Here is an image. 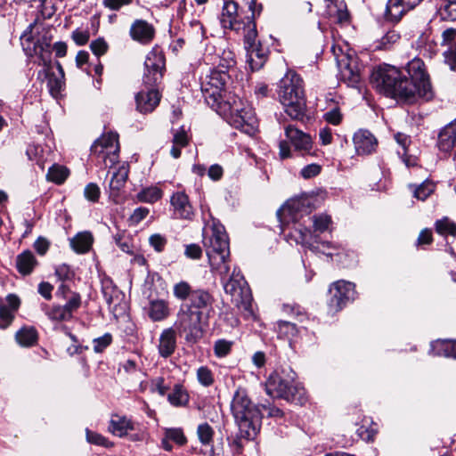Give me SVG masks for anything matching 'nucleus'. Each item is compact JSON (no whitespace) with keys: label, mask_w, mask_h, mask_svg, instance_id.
Masks as SVG:
<instances>
[{"label":"nucleus","mask_w":456,"mask_h":456,"mask_svg":"<svg viewBox=\"0 0 456 456\" xmlns=\"http://www.w3.org/2000/svg\"><path fill=\"white\" fill-rule=\"evenodd\" d=\"M424 62L414 58L407 63L404 72L394 66L383 65L371 74V83L380 93L408 103L419 98H432L431 85Z\"/></svg>","instance_id":"obj_1"},{"label":"nucleus","mask_w":456,"mask_h":456,"mask_svg":"<svg viewBox=\"0 0 456 456\" xmlns=\"http://www.w3.org/2000/svg\"><path fill=\"white\" fill-rule=\"evenodd\" d=\"M203 246L212 272H216L223 279L230 270L229 238L224 225L214 221L210 232L204 234Z\"/></svg>","instance_id":"obj_2"},{"label":"nucleus","mask_w":456,"mask_h":456,"mask_svg":"<svg viewBox=\"0 0 456 456\" xmlns=\"http://www.w3.org/2000/svg\"><path fill=\"white\" fill-rule=\"evenodd\" d=\"M277 93L285 112L293 119L303 118L306 109L305 86L296 71H287L279 82Z\"/></svg>","instance_id":"obj_3"},{"label":"nucleus","mask_w":456,"mask_h":456,"mask_svg":"<svg viewBox=\"0 0 456 456\" xmlns=\"http://www.w3.org/2000/svg\"><path fill=\"white\" fill-rule=\"evenodd\" d=\"M231 411L235 423L241 433L251 437L258 434L262 414L258 407L254 404L243 389H238L231 403Z\"/></svg>","instance_id":"obj_4"},{"label":"nucleus","mask_w":456,"mask_h":456,"mask_svg":"<svg viewBox=\"0 0 456 456\" xmlns=\"http://www.w3.org/2000/svg\"><path fill=\"white\" fill-rule=\"evenodd\" d=\"M295 379L296 373L289 367L276 370L265 383L266 393L272 397L303 403L305 389L295 383Z\"/></svg>","instance_id":"obj_5"},{"label":"nucleus","mask_w":456,"mask_h":456,"mask_svg":"<svg viewBox=\"0 0 456 456\" xmlns=\"http://www.w3.org/2000/svg\"><path fill=\"white\" fill-rule=\"evenodd\" d=\"M218 114L245 134H253L256 130L257 120L254 110L235 95L227 97V102L223 104Z\"/></svg>","instance_id":"obj_6"},{"label":"nucleus","mask_w":456,"mask_h":456,"mask_svg":"<svg viewBox=\"0 0 456 456\" xmlns=\"http://www.w3.org/2000/svg\"><path fill=\"white\" fill-rule=\"evenodd\" d=\"M230 78L227 70L212 69L201 81L200 89L205 102L217 113L222 110L223 104L227 102V99H224V94Z\"/></svg>","instance_id":"obj_7"},{"label":"nucleus","mask_w":456,"mask_h":456,"mask_svg":"<svg viewBox=\"0 0 456 456\" xmlns=\"http://www.w3.org/2000/svg\"><path fill=\"white\" fill-rule=\"evenodd\" d=\"M202 312L191 310L188 306H180L174 327L180 337L187 343H196L203 334L201 328Z\"/></svg>","instance_id":"obj_8"},{"label":"nucleus","mask_w":456,"mask_h":456,"mask_svg":"<svg viewBox=\"0 0 456 456\" xmlns=\"http://www.w3.org/2000/svg\"><path fill=\"white\" fill-rule=\"evenodd\" d=\"M224 289L230 295L232 303L240 310L252 314V296L244 277L238 267H234L228 281H224Z\"/></svg>","instance_id":"obj_9"},{"label":"nucleus","mask_w":456,"mask_h":456,"mask_svg":"<svg viewBox=\"0 0 456 456\" xmlns=\"http://www.w3.org/2000/svg\"><path fill=\"white\" fill-rule=\"evenodd\" d=\"M248 9L251 12V16L247 17L246 20H241L239 19L237 3L234 1L224 2L220 18L222 27L238 33L242 30L245 34L248 30V19L254 21L256 14L259 15L262 11V4H257L256 0H249Z\"/></svg>","instance_id":"obj_10"},{"label":"nucleus","mask_w":456,"mask_h":456,"mask_svg":"<svg viewBox=\"0 0 456 456\" xmlns=\"http://www.w3.org/2000/svg\"><path fill=\"white\" fill-rule=\"evenodd\" d=\"M257 36L255 21L248 19V30L244 34L245 47L248 53V63L252 71L259 70L265 63L269 50L260 42H256Z\"/></svg>","instance_id":"obj_11"},{"label":"nucleus","mask_w":456,"mask_h":456,"mask_svg":"<svg viewBox=\"0 0 456 456\" xmlns=\"http://www.w3.org/2000/svg\"><path fill=\"white\" fill-rule=\"evenodd\" d=\"M91 155L102 160L105 167L114 166L119 158L118 134L110 132L101 136L91 146Z\"/></svg>","instance_id":"obj_12"},{"label":"nucleus","mask_w":456,"mask_h":456,"mask_svg":"<svg viewBox=\"0 0 456 456\" xmlns=\"http://www.w3.org/2000/svg\"><path fill=\"white\" fill-rule=\"evenodd\" d=\"M142 83L146 88H155L161 81L165 69V57L159 48H153L146 56Z\"/></svg>","instance_id":"obj_13"},{"label":"nucleus","mask_w":456,"mask_h":456,"mask_svg":"<svg viewBox=\"0 0 456 456\" xmlns=\"http://www.w3.org/2000/svg\"><path fill=\"white\" fill-rule=\"evenodd\" d=\"M331 297L329 301L330 310L333 313L340 311L355 295L354 284L346 281H338L330 289Z\"/></svg>","instance_id":"obj_14"},{"label":"nucleus","mask_w":456,"mask_h":456,"mask_svg":"<svg viewBox=\"0 0 456 456\" xmlns=\"http://www.w3.org/2000/svg\"><path fill=\"white\" fill-rule=\"evenodd\" d=\"M308 212L307 199H292L277 211V216L282 225H288L290 222L296 224L304 213L307 214Z\"/></svg>","instance_id":"obj_15"},{"label":"nucleus","mask_w":456,"mask_h":456,"mask_svg":"<svg viewBox=\"0 0 456 456\" xmlns=\"http://www.w3.org/2000/svg\"><path fill=\"white\" fill-rule=\"evenodd\" d=\"M285 135L296 151L302 152V154L310 153L313 146V141L309 134L294 127L293 126H288L285 127Z\"/></svg>","instance_id":"obj_16"},{"label":"nucleus","mask_w":456,"mask_h":456,"mask_svg":"<svg viewBox=\"0 0 456 456\" xmlns=\"http://www.w3.org/2000/svg\"><path fill=\"white\" fill-rule=\"evenodd\" d=\"M353 142L358 155L371 154L378 146L377 138L370 131L365 129H360L354 133Z\"/></svg>","instance_id":"obj_17"},{"label":"nucleus","mask_w":456,"mask_h":456,"mask_svg":"<svg viewBox=\"0 0 456 456\" xmlns=\"http://www.w3.org/2000/svg\"><path fill=\"white\" fill-rule=\"evenodd\" d=\"M136 430L135 423L125 415L112 414L108 431L120 438L127 436L129 432Z\"/></svg>","instance_id":"obj_18"},{"label":"nucleus","mask_w":456,"mask_h":456,"mask_svg":"<svg viewBox=\"0 0 456 456\" xmlns=\"http://www.w3.org/2000/svg\"><path fill=\"white\" fill-rule=\"evenodd\" d=\"M130 36L133 40L147 45L154 38L155 28L144 20H135L131 25Z\"/></svg>","instance_id":"obj_19"},{"label":"nucleus","mask_w":456,"mask_h":456,"mask_svg":"<svg viewBox=\"0 0 456 456\" xmlns=\"http://www.w3.org/2000/svg\"><path fill=\"white\" fill-rule=\"evenodd\" d=\"M135 96L137 110L142 113L152 111L159 102L160 96L156 88H146Z\"/></svg>","instance_id":"obj_20"},{"label":"nucleus","mask_w":456,"mask_h":456,"mask_svg":"<svg viewBox=\"0 0 456 456\" xmlns=\"http://www.w3.org/2000/svg\"><path fill=\"white\" fill-rule=\"evenodd\" d=\"M148 317L152 322H162L171 314L169 303L165 299H151L144 308Z\"/></svg>","instance_id":"obj_21"},{"label":"nucleus","mask_w":456,"mask_h":456,"mask_svg":"<svg viewBox=\"0 0 456 456\" xmlns=\"http://www.w3.org/2000/svg\"><path fill=\"white\" fill-rule=\"evenodd\" d=\"M437 146L441 151L456 155V123L444 127L438 134Z\"/></svg>","instance_id":"obj_22"},{"label":"nucleus","mask_w":456,"mask_h":456,"mask_svg":"<svg viewBox=\"0 0 456 456\" xmlns=\"http://www.w3.org/2000/svg\"><path fill=\"white\" fill-rule=\"evenodd\" d=\"M290 236L297 244H300L312 251L318 250V247L314 245V242H318V236L314 235L306 226L301 224L295 226Z\"/></svg>","instance_id":"obj_23"},{"label":"nucleus","mask_w":456,"mask_h":456,"mask_svg":"<svg viewBox=\"0 0 456 456\" xmlns=\"http://www.w3.org/2000/svg\"><path fill=\"white\" fill-rule=\"evenodd\" d=\"M213 297L205 289H194L189 298V304H183L182 306H188L191 310L207 309L212 306Z\"/></svg>","instance_id":"obj_24"},{"label":"nucleus","mask_w":456,"mask_h":456,"mask_svg":"<svg viewBox=\"0 0 456 456\" xmlns=\"http://www.w3.org/2000/svg\"><path fill=\"white\" fill-rule=\"evenodd\" d=\"M176 331L173 328L165 329L159 337V353L164 358L169 357L176 348Z\"/></svg>","instance_id":"obj_25"},{"label":"nucleus","mask_w":456,"mask_h":456,"mask_svg":"<svg viewBox=\"0 0 456 456\" xmlns=\"http://www.w3.org/2000/svg\"><path fill=\"white\" fill-rule=\"evenodd\" d=\"M171 204L174 207L175 214L184 219H191L193 211L189 202L188 196L183 192H176L171 198Z\"/></svg>","instance_id":"obj_26"},{"label":"nucleus","mask_w":456,"mask_h":456,"mask_svg":"<svg viewBox=\"0 0 456 456\" xmlns=\"http://www.w3.org/2000/svg\"><path fill=\"white\" fill-rule=\"evenodd\" d=\"M50 42V37L44 36L35 42L33 48L29 50V54L38 56L44 66H50L51 63Z\"/></svg>","instance_id":"obj_27"},{"label":"nucleus","mask_w":456,"mask_h":456,"mask_svg":"<svg viewBox=\"0 0 456 456\" xmlns=\"http://www.w3.org/2000/svg\"><path fill=\"white\" fill-rule=\"evenodd\" d=\"M37 265V261L30 250H25L16 257L17 270L22 275L30 274Z\"/></svg>","instance_id":"obj_28"},{"label":"nucleus","mask_w":456,"mask_h":456,"mask_svg":"<svg viewBox=\"0 0 456 456\" xmlns=\"http://www.w3.org/2000/svg\"><path fill=\"white\" fill-rule=\"evenodd\" d=\"M94 237L90 232H78L70 240V246L78 254L88 252L93 245Z\"/></svg>","instance_id":"obj_29"},{"label":"nucleus","mask_w":456,"mask_h":456,"mask_svg":"<svg viewBox=\"0 0 456 456\" xmlns=\"http://www.w3.org/2000/svg\"><path fill=\"white\" fill-rule=\"evenodd\" d=\"M167 401L175 407H184L189 403L190 395L183 385L175 384L167 395Z\"/></svg>","instance_id":"obj_30"},{"label":"nucleus","mask_w":456,"mask_h":456,"mask_svg":"<svg viewBox=\"0 0 456 456\" xmlns=\"http://www.w3.org/2000/svg\"><path fill=\"white\" fill-rule=\"evenodd\" d=\"M15 338L22 346H32L37 341V331L32 326H24L16 332Z\"/></svg>","instance_id":"obj_31"},{"label":"nucleus","mask_w":456,"mask_h":456,"mask_svg":"<svg viewBox=\"0 0 456 456\" xmlns=\"http://www.w3.org/2000/svg\"><path fill=\"white\" fill-rule=\"evenodd\" d=\"M129 173V166L127 163L122 164L117 172L112 175L110 182V189L112 191L118 192L124 187Z\"/></svg>","instance_id":"obj_32"},{"label":"nucleus","mask_w":456,"mask_h":456,"mask_svg":"<svg viewBox=\"0 0 456 456\" xmlns=\"http://www.w3.org/2000/svg\"><path fill=\"white\" fill-rule=\"evenodd\" d=\"M45 313L50 320L54 322H67L73 317L64 305H45Z\"/></svg>","instance_id":"obj_33"},{"label":"nucleus","mask_w":456,"mask_h":456,"mask_svg":"<svg viewBox=\"0 0 456 456\" xmlns=\"http://www.w3.org/2000/svg\"><path fill=\"white\" fill-rule=\"evenodd\" d=\"M277 332L279 337H282L289 340H291L293 338L297 337L299 332V328L297 323L289 321H278L277 322Z\"/></svg>","instance_id":"obj_34"},{"label":"nucleus","mask_w":456,"mask_h":456,"mask_svg":"<svg viewBox=\"0 0 456 456\" xmlns=\"http://www.w3.org/2000/svg\"><path fill=\"white\" fill-rule=\"evenodd\" d=\"M407 12L400 0H389L387 4L386 15L391 21H399Z\"/></svg>","instance_id":"obj_35"},{"label":"nucleus","mask_w":456,"mask_h":456,"mask_svg":"<svg viewBox=\"0 0 456 456\" xmlns=\"http://www.w3.org/2000/svg\"><path fill=\"white\" fill-rule=\"evenodd\" d=\"M257 434H255L251 437L245 436L240 429H239L238 434L232 437V439L228 438L229 446L233 454L240 455L243 452L245 443L254 440L256 437Z\"/></svg>","instance_id":"obj_36"},{"label":"nucleus","mask_w":456,"mask_h":456,"mask_svg":"<svg viewBox=\"0 0 456 456\" xmlns=\"http://www.w3.org/2000/svg\"><path fill=\"white\" fill-rule=\"evenodd\" d=\"M189 142L188 135L184 130L176 131L173 136V146L170 153L177 159L181 155V149L185 147Z\"/></svg>","instance_id":"obj_37"},{"label":"nucleus","mask_w":456,"mask_h":456,"mask_svg":"<svg viewBox=\"0 0 456 456\" xmlns=\"http://www.w3.org/2000/svg\"><path fill=\"white\" fill-rule=\"evenodd\" d=\"M442 20H456V0H443L438 10Z\"/></svg>","instance_id":"obj_38"},{"label":"nucleus","mask_w":456,"mask_h":456,"mask_svg":"<svg viewBox=\"0 0 456 456\" xmlns=\"http://www.w3.org/2000/svg\"><path fill=\"white\" fill-rule=\"evenodd\" d=\"M235 66L236 58L234 52L230 48L224 49L219 55V63L216 69L227 70V74H229V70L233 69Z\"/></svg>","instance_id":"obj_39"},{"label":"nucleus","mask_w":456,"mask_h":456,"mask_svg":"<svg viewBox=\"0 0 456 456\" xmlns=\"http://www.w3.org/2000/svg\"><path fill=\"white\" fill-rule=\"evenodd\" d=\"M162 197V191L156 186L147 187L142 190L136 198L140 202L154 203Z\"/></svg>","instance_id":"obj_40"},{"label":"nucleus","mask_w":456,"mask_h":456,"mask_svg":"<svg viewBox=\"0 0 456 456\" xmlns=\"http://www.w3.org/2000/svg\"><path fill=\"white\" fill-rule=\"evenodd\" d=\"M68 175L69 170L65 167L60 165H53L51 167L46 175L49 181L58 184L62 183Z\"/></svg>","instance_id":"obj_41"},{"label":"nucleus","mask_w":456,"mask_h":456,"mask_svg":"<svg viewBox=\"0 0 456 456\" xmlns=\"http://www.w3.org/2000/svg\"><path fill=\"white\" fill-rule=\"evenodd\" d=\"M64 77H57L53 73H47V87L51 95L57 98L64 87Z\"/></svg>","instance_id":"obj_42"},{"label":"nucleus","mask_w":456,"mask_h":456,"mask_svg":"<svg viewBox=\"0 0 456 456\" xmlns=\"http://www.w3.org/2000/svg\"><path fill=\"white\" fill-rule=\"evenodd\" d=\"M436 231L437 233H439L443 236H447V235L455 236L456 235V224L452 222L449 218L444 217V218H443L441 220H437L436 222Z\"/></svg>","instance_id":"obj_43"},{"label":"nucleus","mask_w":456,"mask_h":456,"mask_svg":"<svg viewBox=\"0 0 456 456\" xmlns=\"http://www.w3.org/2000/svg\"><path fill=\"white\" fill-rule=\"evenodd\" d=\"M214 434V429L209 424L202 423L198 426L197 435L203 445H209L213 442Z\"/></svg>","instance_id":"obj_44"},{"label":"nucleus","mask_w":456,"mask_h":456,"mask_svg":"<svg viewBox=\"0 0 456 456\" xmlns=\"http://www.w3.org/2000/svg\"><path fill=\"white\" fill-rule=\"evenodd\" d=\"M197 380L205 387H211L215 382L213 371L207 366H200L196 372Z\"/></svg>","instance_id":"obj_45"},{"label":"nucleus","mask_w":456,"mask_h":456,"mask_svg":"<svg viewBox=\"0 0 456 456\" xmlns=\"http://www.w3.org/2000/svg\"><path fill=\"white\" fill-rule=\"evenodd\" d=\"M193 290L187 281H182L174 285L173 294L178 300L184 301L190 298Z\"/></svg>","instance_id":"obj_46"},{"label":"nucleus","mask_w":456,"mask_h":456,"mask_svg":"<svg viewBox=\"0 0 456 456\" xmlns=\"http://www.w3.org/2000/svg\"><path fill=\"white\" fill-rule=\"evenodd\" d=\"M341 77L343 80H345L348 86H355L361 80V76L358 70L353 69L351 64H347L341 70Z\"/></svg>","instance_id":"obj_47"},{"label":"nucleus","mask_w":456,"mask_h":456,"mask_svg":"<svg viewBox=\"0 0 456 456\" xmlns=\"http://www.w3.org/2000/svg\"><path fill=\"white\" fill-rule=\"evenodd\" d=\"M314 232H323L327 231L331 224V218L326 214L314 215L311 217Z\"/></svg>","instance_id":"obj_48"},{"label":"nucleus","mask_w":456,"mask_h":456,"mask_svg":"<svg viewBox=\"0 0 456 456\" xmlns=\"http://www.w3.org/2000/svg\"><path fill=\"white\" fill-rule=\"evenodd\" d=\"M283 312L299 323H302L305 320L307 319L306 314L299 305H284Z\"/></svg>","instance_id":"obj_49"},{"label":"nucleus","mask_w":456,"mask_h":456,"mask_svg":"<svg viewBox=\"0 0 456 456\" xmlns=\"http://www.w3.org/2000/svg\"><path fill=\"white\" fill-rule=\"evenodd\" d=\"M165 436L170 441L175 442L177 445L183 446L187 443V438L182 428H167Z\"/></svg>","instance_id":"obj_50"},{"label":"nucleus","mask_w":456,"mask_h":456,"mask_svg":"<svg viewBox=\"0 0 456 456\" xmlns=\"http://www.w3.org/2000/svg\"><path fill=\"white\" fill-rule=\"evenodd\" d=\"M435 190V184L431 182H424L414 191V196L420 200H425Z\"/></svg>","instance_id":"obj_51"},{"label":"nucleus","mask_w":456,"mask_h":456,"mask_svg":"<svg viewBox=\"0 0 456 456\" xmlns=\"http://www.w3.org/2000/svg\"><path fill=\"white\" fill-rule=\"evenodd\" d=\"M86 440L90 444L101 445V446L107 447V448L112 446V444L110 442H109V440L106 437H104L103 436H102L96 432L86 429Z\"/></svg>","instance_id":"obj_52"},{"label":"nucleus","mask_w":456,"mask_h":456,"mask_svg":"<svg viewBox=\"0 0 456 456\" xmlns=\"http://www.w3.org/2000/svg\"><path fill=\"white\" fill-rule=\"evenodd\" d=\"M63 299L66 300V303L63 305L73 316V313L76 312L81 306L82 299L80 294L75 291L70 293V295L68 296V298Z\"/></svg>","instance_id":"obj_53"},{"label":"nucleus","mask_w":456,"mask_h":456,"mask_svg":"<svg viewBox=\"0 0 456 456\" xmlns=\"http://www.w3.org/2000/svg\"><path fill=\"white\" fill-rule=\"evenodd\" d=\"M111 334L105 333L103 336L94 338L93 340L94 351L95 353H102L111 344Z\"/></svg>","instance_id":"obj_54"},{"label":"nucleus","mask_w":456,"mask_h":456,"mask_svg":"<svg viewBox=\"0 0 456 456\" xmlns=\"http://www.w3.org/2000/svg\"><path fill=\"white\" fill-rule=\"evenodd\" d=\"M232 346V342L225 340V339H219L215 343L214 346V352L215 354L217 357H224L231 352Z\"/></svg>","instance_id":"obj_55"},{"label":"nucleus","mask_w":456,"mask_h":456,"mask_svg":"<svg viewBox=\"0 0 456 456\" xmlns=\"http://www.w3.org/2000/svg\"><path fill=\"white\" fill-rule=\"evenodd\" d=\"M55 275L57 276L58 280H60L61 281H71L75 276V273L69 267V265H68L66 264H62V265L56 266Z\"/></svg>","instance_id":"obj_56"},{"label":"nucleus","mask_w":456,"mask_h":456,"mask_svg":"<svg viewBox=\"0 0 456 456\" xmlns=\"http://www.w3.org/2000/svg\"><path fill=\"white\" fill-rule=\"evenodd\" d=\"M400 38V36L395 31H388L382 38L379 43V45L377 46L378 49L387 50L389 46L395 43H396Z\"/></svg>","instance_id":"obj_57"},{"label":"nucleus","mask_w":456,"mask_h":456,"mask_svg":"<svg viewBox=\"0 0 456 456\" xmlns=\"http://www.w3.org/2000/svg\"><path fill=\"white\" fill-rule=\"evenodd\" d=\"M168 389L169 387L165 384V379L162 377L155 378L151 381V390L157 392L161 396H164Z\"/></svg>","instance_id":"obj_58"},{"label":"nucleus","mask_w":456,"mask_h":456,"mask_svg":"<svg viewBox=\"0 0 456 456\" xmlns=\"http://www.w3.org/2000/svg\"><path fill=\"white\" fill-rule=\"evenodd\" d=\"M90 49L96 56L103 55L108 50V44L103 38H97L91 42Z\"/></svg>","instance_id":"obj_59"},{"label":"nucleus","mask_w":456,"mask_h":456,"mask_svg":"<svg viewBox=\"0 0 456 456\" xmlns=\"http://www.w3.org/2000/svg\"><path fill=\"white\" fill-rule=\"evenodd\" d=\"M100 193L99 186L94 183L87 184L84 191L85 197L92 202H96L99 200Z\"/></svg>","instance_id":"obj_60"},{"label":"nucleus","mask_w":456,"mask_h":456,"mask_svg":"<svg viewBox=\"0 0 456 456\" xmlns=\"http://www.w3.org/2000/svg\"><path fill=\"white\" fill-rule=\"evenodd\" d=\"M150 213L149 208L144 207L137 208L134 210L133 214L129 217V222L133 225H137L142 221Z\"/></svg>","instance_id":"obj_61"},{"label":"nucleus","mask_w":456,"mask_h":456,"mask_svg":"<svg viewBox=\"0 0 456 456\" xmlns=\"http://www.w3.org/2000/svg\"><path fill=\"white\" fill-rule=\"evenodd\" d=\"M149 242L157 252H162L167 245V239L164 236L156 233L150 237Z\"/></svg>","instance_id":"obj_62"},{"label":"nucleus","mask_w":456,"mask_h":456,"mask_svg":"<svg viewBox=\"0 0 456 456\" xmlns=\"http://www.w3.org/2000/svg\"><path fill=\"white\" fill-rule=\"evenodd\" d=\"M343 118V115L338 108H334L324 114V119L334 126L338 125Z\"/></svg>","instance_id":"obj_63"},{"label":"nucleus","mask_w":456,"mask_h":456,"mask_svg":"<svg viewBox=\"0 0 456 456\" xmlns=\"http://www.w3.org/2000/svg\"><path fill=\"white\" fill-rule=\"evenodd\" d=\"M444 55L445 62L450 66L451 69H454L456 68V45L450 46Z\"/></svg>","instance_id":"obj_64"}]
</instances>
